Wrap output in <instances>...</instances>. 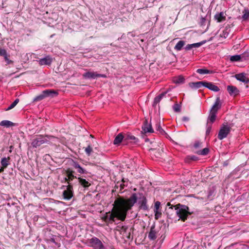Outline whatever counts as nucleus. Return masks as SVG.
I'll list each match as a JSON object with an SVG mask.
<instances>
[{"label": "nucleus", "instance_id": "1", "mask_svg": "<svg viewBox=\"0 0 249 249\" xmlns=\"http://www.w3.org/2000/svg\"><path fill=\"white\" fill-rule=\"evenodd\" d=\"M120 198L121 200V203H123L127 213L136 203L139 206L140 210L148 211L149 209L146 197L142 193H132L128 199H124L123 197H120Z\"/></svg>", "mask_w": 249, "mask_h": 249}, {"label": "nucleus", "instance_id": "2", "mask_svg": "<svg viewBox=\"0 0 249 249\" xmlns=\"http://www.w3.org/2000/svg\"><path fill=\"white\" fill-rule=\"evenodd\" d=\"M121 201L120 197L115 200L111 213H106V214L102 217L103 221L107 223H112L115 222V218L122 221H124L127 213Z\"/></svg>", "mask_w": 249, "mask_h": 249}, {"label": "nucleus", "instance_id": "3", "mask_svg": "<svg viewBox=\"0 0 249 249\" xmlns=\"http://www.w3.org/2000/svg\"><path fill=\"white\" fill-rule=\"evenodd\" d=\"M56 139L55 137L52 135H37L33 139L31 142V146L33 148H37L44 143H48V139Z\"/></svg>", "mask_w": 249, "mask_h": 249}, {"label": "nucleus", "instance_id": "4", "mask_svg": "<svg viewBox=\"0 0 249 249\" xmlns=\"http://www.w3.org/2000/svg\"><path fill=\"white\" fill-rule=\"evenodd\" d=\"M176 210L177 217H179V219H180L182 221L187 220L188 216L193 213V212L189 211V208L188 206L180 203L176 205Z\"/></svg>", "mask_w": 249, "mask_h": 249}, {"label": "nucleus", "instance_id": "5", "mask_svg": "<svg viewBox=\"0 0 249 249\" xmlns=\"http://www.w3.org/2000/svg\"><path fill=\"white\" fill-rule=\"evenodd\" d=\"M88 246L93 249H107L102 242L97 237L93 236L88 240Z\"/></svg>", "mask_w": 249, "mask_h": 249}, {"label": "nucleus", "instance_id": "6", "mask_svg": "<svg viewBox=\"0 0 249 249\" xmlns=\"http://www.w3.org/2000/svg\"><path fill=\"white\" fill-rule=\"evenodd\" d=\"M65 177L64 178L65 182H66L68 185L72 184L71 182L74 179H77V178L75 175V172L71 168H67L64 170V173Z\"/></svg>", "mask_w": 249, "mask_h": 249}, {"label": "nucleus", "instance_id": "7", "mask_svg": "<svg viewBox=\"0 0 249 249\" xmlns=\"http://www.w3.org/2000/svg\"><path fill=\"white\" fill-rule=\"evenodd\" d=\"M231 129V127L228 125L224 124H222L218 134V139L221 140L226 138L228 135L230 133Z\"/></svg>", "mask_w": 249, "mask_h": 249}, {"label": "nucleus", "instance_id": "8", "mask_svg": "<svg viewBox=\"0 0 249 249\" xmlns=\"http://www.w3.org/2000/svg\"><path fill=\"white\" fill-rule=\"evenodd\" d=\"M63 189L66 188L63 192V196L65 200H70L73 196V186L72 184L63 185Z\"/></svg>", "mask_w": 249, "mask_h": 249}, {"label": "nucleus", "instance_id": "9", "mask_svg": "<svg viewBox=\"0 0 249 249\" xmlns=\"http://www.w3.org/2000/svg\"><path fill=\"white\" fill-rule=\"evenodd\" d=\"M168 206H171L169 208L166 209V214H167V217L169 219H174L177 217L176 205H171L170 203H167Z\"/></svg>", "mask_w": 249, "mask_h": 249}, {"label": "nucleus", "instance_id": "10", "mask_svg": "<svg viewBox=\"0 0 249 249\" xmlns=\"http://www.w3.org/2000/svg\"><path fill=\"white\" fill-rule=\"evenodd\" d=\"M83 76L86 79H96L98 77L106 78L107 76L105 74H98L94 71H87L83 74Z\"/></svg>", "mask_w": 249, "mask_h": 249}, {"label": "nucleus", "instance_id": "11", "mask_svg": "<svg viewBox=\"0 0 249 249\" xmlns=\"http://www.w3.org/2000/svg\"><path fill=\"white\" fill-rule=\"evenodd\" d=\"M138 142V139L131 133L124 134V145H127L129 142L136 143Z\"/></svg>", "mask_w": 249, "mask_h": 249}, {"label": "nucleus", "instance_id": "12", "mask_svg": "<svg viewBox=\"0 0 249 249\" xmlns=\"http://www.w3.org/2000/svg\"><path fill=\"white\" fill-rule=\"evenodd\" d=\"M71 165L75 169H77V173L80 174H87L88 171H87L84 168L82 167L78 162L72 160V162Z\"/></svg>", "mask_w": 249, "mask_h": 249}, {"label": "nucleus", "instance_id": "13", "mask_svg": "<svg viewBox=\"0 0 249 249\" xmlns=\"http://www.w3.org/2000/svg\"><path fill=\"white\" fill-rule=\"evenodd\" d=\"M222 107V102H221L220 97H216V100L210 109L212 112L217 113V111Z\"/></svg>", "mask_w": 249, "mask_h": 249}, {"label": "nucleus", "instance_id": "14", "mask_svg": "<svg viewBox=\"0 0 249 249\" xmlns=\"http://www.w3.org/2000/svg\"><path fill=\"white\" fill-rule=\"evenodd\" d=\"M44 98L50 97L53 98L58 95V93L56 90L54 89H46L42 91Z\"/></svg>", "mask_w": 249, "mask_h": 249}, {"label": "nucleus", "instance_id": "15", "mask_svg": "<svg viewBox=\"0 0 249 249\" xmlns=\"http://www.w3.org/2000/svg\"><path fill=\"white\" fill-rule=\"evenodd\" d=\"M53 62V58L50 55H47L44 58H40L38 60L39 64L40 65H50Z\"/></svg>", "mask_w": 249, "mask_h": 249}, {"label": "nucleus", "instance_id": "16", "mask_svg": "<svg viewBox=\"0 0 249 249\" xmlns=\"http://www.w3.org/2000/svg\"><path fill=\"white\" fill-rule=\"evenodd\" d=\"M246 73L242 72L236 74L234 77L237 80L244 83L245 84H248L249 82V79L246 76Z\"/></svg>", "mask_w": 249, "mask_h": 249}, {"label": "nucleus", "instance_id": "17", "mask_svg": "<svg viewBox=\"0 0 249 249\" xmlns=\"http://www.w3.org/2000/svg\"><path fill=\"white\" fill-rule=\"evenodd\" d=\"M142 131L145 133H153L154 130L152 127L151 124H148L147 120H145L142 126Z\"/></svg>", "mask_w": 249, "mask_h": 249}, {"label": "nucleus", "instance_id": "18", "mask_svg": "<svg viewBox=\"0 0 249 249\" xmlns=\"http://www.w3.org/2000/svg\"><path fill=\"white\" fill-rule=\"evenodd\" d=\"M124 134L123 133H120L115 137L114 140L113 141V144L115 145H118L121 142H122L123 144L124 145Z\"/></svg>", "mask_w": 249, "mask_h": 249}, {"label": "nucleus", "instance_id": "19", "mask_svg": "<svg viewBox=\"0 0 249 249\" xmlns=\"http://www.w3.org/2000/svg\"><path fill=\"white\" fill-rule=\"evenodd\" d=\"M227 89L231 96H235L239 94V90L235 86L229 85L227 86Z\"/></svg>", "mask_w": 249, "mask_h": 249}, {"label": "nucleus", "instance_id": "20", "mask_svg": "<svg viewBox=\"0 0 249 249\" xmlns=\"http://www.w3.org/2000/svg\"><path fill=\"white\" fill-rule=\"evenodd\" d=\"M157 231H156L155 226V225H153L151 227L150 231L149 232V233H148V238L150 240H155L157 237Z\"/></svg>", "mask_w": 249, "mask_h": 249}, {"label": "nucleus", "instance_id": "21", "mask_svg": "<svg viewBox=\"0 0 249 249\" xmlns=\"http://www.w3.org/2000/svg\"><path fill=\"white\" fill-rule=\"evenodd\" d=\"M213 18L217 22H222L226 20V17L223 12L217 13L214 16Z\"/></svg>", "mask_w": 249, "mask_h": 249}, {"label": "nucleus", "instance_id": "22", "mask_svg": "<svg viewBox=\"0 0 249 249\" xmlns=\"http://www.w3.org/2000/svg\"><path fill=\"white\" fill-rule=\"evenodd\" d=\"M205 83L206 81H205L192 82L189 83V86L192 88H195L197 89L201 88L202 86L205 87Z\"/></svg>", "mask_w": 249, "mask_h": 249}, {"label": "nucleus", "instance_id": "23", "mask_svg": "<svg viewBox=\"0 0 249 249\" xmlns=\"http://www.w3.org/2000/svg\"><path fill=\"white\" fill-rule=\"evenodd\" d=\"M205 87L208 88L211 90L218 92L220 90L218 86L213 84L212 82H209L206 81Z\"/></svg>", "mask_w": 249, "mask_h": 249}, {"label": "nucleus", "instance_id": "24", "mask_svg": "<svg viewBox=\"0 0 249 249\" xmlns=\"http://www.w3.org/2000/svg\"><path fill=\"white\" fill-rule=\"evenodd\" d=\"M233 26V24H228L225 27L224 30L223 31L222 34L221 35L222 37L226 38L229 35L231 32V28Z\"/></svg>", "mask_w": 249, "mask_h": 249}, {"label": "nucleus", "instance_id": "25", "mask_svg": "<svg viewBox=\"0 0 249 249\" xmlns=\"http://www.w3.org/2000/svg\"><path fill=\"white\" fill-rule=\"evenodd\" d=\"M167 93V91L163 92L158 96L155 97L152 105L154 107H156L157 104L160 102L161 99Z\"/></svg>", "mask_w": 249, "mask_h": 249}, {"label": "nucleus", "instance_id": "26", "mask_svg": "<svg viewBox=\"0 0 249 249\" xmlns=\"http://www.w3.org/2000/svg\"><path fill=\"white\" fill-rule=\"evenodd\" d=\"M199 160V158L195 155H188L184 158V162L188 164H190L192 161H196Z\"/></svg>", "mask_w": 249, "mask_h": 249}, {"label": "nucleus", "instance_id": "27", "mask_svg": "<svg viewBox=\"0 0 249 249\" xmlns=\"http://www.w3.org/2000/svg\"><path fill=\"white\" fill-rule=\"evenodd\" d=\"M216 113L210 111L209 115L207 120V124L210 123L212 124L215 122L216 118Z\"/></svg>", "mask_w": 249, "mask_h": 249}, {"label": "nucleus", "instance_id": "28", "mask_svg": "<svg viewBox=\"0 0 249 249\" xmlns=\"http://www.w3.org/2000/svg\"><path fill=\"white\" fill-rule=\"evenodd\" d=\"M77 179L79 183L85 188H88L91 185L90 183H89L87 180L81 177H78Z\"/></svg>", "mask_w": 249, "mask_h": 249}, {"label": "nucleus", "instance_id": "29", "mask_svg": "<svg viewBox=\"0 0 249 249\" xmlns=\"http://www.w3.org/2000/svg\"><path fill=\"white\" fill-rule=\"evenodd\" d=\"M173 82L175 84H181L184 83L185 78L182 75H180L178 76L175 77L173 79Z\"/></svg>", "mask_w": 249, "mask_h": 249}, {"label": "nucleus", "instance_id": "30", "mask_svg": "<svg viewBox=\"0 0 249 249\" xmlns=\"http://www.w3.org/2000/svg\"><path fill=\"white\" fill-rule=\"evenodd\" d=\"M196 72L200 74H212L214 73L213 71H210L205 69H198L196 70Z\"/></svg>", "mask_w": 249, "mask_h": 249}, {"label": "nucleus", "instance_id": "31", "mask_svg": "<svg viewBox=\"0 0 249 249\" xmlns=\"http://www.w3.org/2000/svg\"><path fill=\"white\" fill-rule=\"evenodd\" d=\"M0 125L4 126L6 127H9L10 126H14V124L10 121L3 120V121H2L1 122H0Z\"/></svg>", "mask_w": 249, "mask_h": 249}, {"label": "nucleus", "instance_id": "32", "mask_svg": "<svg viewBox=\"0 0 249 249\" xmlns=\"http://www.w3.org/2000/svg\"><path fill=\"white\" fill-rule=\"evenodd\" d=\"M10 157L3 158L1 160V164L3 168H6L9 164Z\"/></svg>", "mask_w": 249, "mask_h": 249}, {"label": "nucleus", "instance_id": "33", "mask_svg": "<svg viewBox=\"0 0 249 249\" xmlns=\"http://www.w3.org/2000/svg\"><path fill=\"white\" fill-rule=\"evenodd\" d=\"M185 42L183 40H180L178 42L174 47V49L177 51H180L183 46L185 45Z\"/></svg>", "mask_w": 249, "mask_h": 249}, {"label": "nucleus", "instance_id": "34", "mask_svg": "<svg viewBox=\"0 0 249 249\" xmlns=\"http://www.w3.org/2000/svg\"><path fill=\"white\" fill-rule=\"evenodd\" d=\"M156 129L157 131H159L160 134L164 135L166 137H167V136L168 135V134L165 132V131L161 128L160 123L157 124H156Z\"/></svg>", "mask_w": 249, "mask_h": 249}, {"label": "nucleus", "instance_id": "35", "mask_svg": "<svg viewBox=\"0 0 249 249\" xmlns=\"http://www.w3.org/2000/svg\"><path fill=\"white\" fill-rule=\"evenodd\" d=\"M210 150L208 148H205L202 150H198L196 152V153L198 155H201L203 156H206L209 153Z\"/></svg>", "mask_w": 249, "mask_h": 249}, {"label": "nucleus", "instance_id": "36", "mask_svg": "<svg viewBox=\"0 0 249 249\" xmlns=\"http://www.w3.org/2000/svg\"><path fill=\"white\" fill-rule=\"evenodd\" d=\"M230 60L232 62L242 61L241 55H232L230 58Z\"/></svg>", "mask_w": 249, "mask_h": 249}, {"label": "nucleus", "instance_id": "37", "mask_svg": "<svg viewBox=\"0 0 249 249\" xmlns=\"http://www.w3.org/2000/svg\"><path fill=\"white\" fill-rule=\"evenodd\" d=\"M19 100L18 98H17L6 109H5L6 111L9 110L12 108H13L19 102Z\"/></svg>", "mask_w": 249, "mask_h": 249}, {"label": "nucleus", "instance_id": "38", "mask_svg": "<svg viewBox=\"0 0 249 249\" xmlns=\"http://www.w3.org/2000/svg\"><path fill=\"white\" fill-rule=\"evenodd\" d=\"M242 18L243 20H247L249 18V10L248 9H244L243 12Z\"/></svg>", "mask_w": 249, "mask_h": 249}, {"label": "nucleus", "instance_id": "39", "mask_svg": "<svg viewBox=\"0 0 249 249\" xmlns=\"http://www.w3.org/2000/svg\"><path fill=\"white\" fill-rule=\"evenodd\" d=\"M206 42H207V40H203V41L198 42V43L191 44V45H192V48H198V47H200L201 45L204 44Z\"/></svg>", "mask_w": 249, "mask_h": 249}, {"label": "nucleus", "instance_id": "40", "mask_svg": "<svg viewBox=\"0 0 249 249\" xmlns=\"http://www.w3.org/2000/svg\"><path fill=\"white\" fill-rule=\"evenodd\" d=\"M173 109L175 112H179L181 110V105L176 103L173 105Z\"/></svg>", "mask_w": 249, "mask_h": 249}, {"label": "nucleus", "instance_id": "41", "mask_svg": "<svg viewBox=\"0 0 249 249\" xmlns=\"http://www.w3.org/2000/svg\"><path fill=\"white\" fill-rule=\"evenodd\" d=\"M155 213V218L158 220L161 216L162 213L160 209L157 210H154Z\"/></svg>", "mask_w": 249, "mask_h": 249}, {"label": "nucleus", "instance_id": "42", "mask_svg": "<svg viewBox=\"0 0 249 249\" xmlns=\"http://www.w3.org/2000/svg\"><path fill=\"white\" fill-rule=\"evenodd\" d=\"M45 98H44V96L43 95V94L42 93V92H41V93L36 96L34 99V102H37V101H41L43 99H44Z\"/></svg>", "mask_w": 249, "mask_h": 249}, {"label": "nucleus", "instance_id": "43", "mask_svg": "<svg viewBox=\"0 0 249 249\" xmlns=\"http://www.w3.org/2000/svg\"><path fill=\"white\" fill-rule=\"evenodd\" d=\"M241 55L242 56V61L249 60V52H245Z\"/></svg>", "mask_w": 249, "mask_h": 249}, {"label": "nucleus", "instance_id": "44", "mask_svg": "<svg viewBox=\"0 0 249 249\" xmlns=\"http://www.w3.org/2000/svg\"><path fill=\"white\" fill-rule=\"evenodd\" d=\"M86 153L89 156L91 154L92 152V147L89 145L87 147H86L85 149Z\"/></svg>", "mask_w": 249, "mask_h": 249}, {"label": "nucleus", "instance_id": "45", "mask_svg": "<svg viewBox=\"0 0 249 249\" xmlns=\"http://www.w3.org/2000/svg\"><path fill=\"white\" fill-rule=\"evenodd\" d=\"M12 211L14 212L15 214H17L20 210V207L18 206H14L12 208Z\"/></svg>", "mask_w": 249, "mask_h": 249}, {"label": "nucleus", "instance_id": "46", "mask_svg": "<svg viewBox=\"0 0 249 249\" xmlns=\"http://www.w3.org/2000/svg\"><path fill=\"white\" fill-rule=\"evenodd\" d=\"M160 201H156L155 202L154 210H157L160 209Z\"/></svg>", "mask_w": 249, "mask_h": 249}, {"label": "nucleus", "instance_id": "47", "mask_svg": "<svg viewBox=\"0 0 249 249\" xmlns=\"http://www.w3.org/2000/svg\"><path fill=\"white\" fill-rule=\"evenodd\" d=\"M7 55V53L6 51L4 49L0 48V56L4 57V56H6Z\"/></svg>", "mask_w": 249, "mask_h": 249}, {"label": "nucleus", "instance_id": "48", "mask_svg": "<svg viewBox=\"0 0 249 249\" xmlns=\"http://www.w3.org/2000/svg\"><path fill=\"white\" fill-rule=\"evenodd\" d=\"M8 55H6V56H4V58L5 60V61L7 62V64H12L13 63V61L10 60L8 57Z\"/></svg>", "mask_w": 249, "mask_h": 249}, {"label": "nucleus", "instance_id": "49", "mask_svg": "<svg viewBox=\"0 0 249 249\" xmlns=\"http://www.w3.org/2000/svg\"><path fill=\"white\" fill-rule=\"evenodd\" d=\"M201 144V142H199V141H196L194 144V147L196 149H197L200 146Z\"/></svg>", "mask_w": 249, "mask_h": 249}, {"label": "nucleus", "instance_id": "50", "mask_svg": "<svg viewBox=\"0 0 249 249\" xmlns=\"http://www.w3.org/2000/svg\"><path fill=\"white\" fill-rule=\"evenodd\" d=\"M211 129H212V125H208L207 127L206 131V135H208L210 134V133L211 132Z\"/></svg>", "mask_w": 249, "mask_h": 249}, {"label": "nucleus", "instance_id": "51", "mask_svg": "<svg viewBox=\"0 0 249 249\" xmlns=\"http://www.w3.org/2000/svg\"><path fill=\"white\" fill-rule=\"evenodd\" d=\"M206 19L205 18L202 17L200 20V25L201 26L205 25L206 24Z\"/></svg>", "mask_w": 249, "mask_h": 249}, {"label": "nucleus", "instance_id": "52", "mask_svg": "<svg viewBox=\"0 0 249 249\" xmlns=\"http://www.w3.org/2000/svg\"><path fill=\"white\" fill-rule=\"evenodd\" d=\"M184 49L186 51H189V50H191L192 49V45H191V44H188L187 45H186L185 46Z\"/></svg>", "mask_w": 249, "mask_h": 249}, {"label": "nucleus", "instance_id": "53", "mask_svg": "<svg viewBox=\"0 0 249 249\" xmlns=\"http://www.w3.org/2000/svg\"><path fill=\"white\" fill-rule=\"evenodd\" d=\"M182 121L183 122H188L189 121V118L187 116H184L182 118Z\"/></svg>", "mask_w": 249, "mask_h": 249}, {"label": "nucleus", "instance_id": "54", "mask_svg": "<svg viewBox=\"0 0 249 249\" xmlns=\"http://www.w3.org/2000/svg\"><path fill=\"white\" fill-rule=\"evenodd\" d=\"M127 228L125 226H123L121 229V232H126Z\"/></svg>", "mask_w": 249, "mask_h": 249}, {"label": "nucleus", "instance_id": "55", "mask_svg": "<svg viewBox=\"0 0 249 249\" xmlns=\"http://www.w3.org/2000/svg\"><path fill=\"white\" fill-rule=\"evenodd\" d=\"M125 186L126 185L124 183L120 184V190H122L124 189Z\"/></svg>", "mask_w": 249, "mask_h": 249}, {"label": "nucleus", "instance_id": "56", "mask_svg": "<svg viewBox=\"0 0 249 249\" xmlns=\"http://www.w3.org/2000/svg\"><path fill=\"white\" fill-rule=\"evenodd\" d=\"M128 180V179L127 178H123L122 179V181L123 183H124V184L125 182H127Z\"/></svg>", "mask_w": 249, "mask_h": 249}, {"label": "nucleus", "instance_id": "57", "mask_svg": "<svg viewBox=\"0 0 249 249\" xmlns=\"http://www.w3.org/2000/svg\"><path fill=\"white\" fill-rule=\"evenodd\" d=\"M4 168L3 167L0 169V173H2L4 171Z\"/></svg>", "mask_w": 249, "mask_h": 249}, {"label": "nucleus", "instance_id": "58", "mask_svg": "<svg viewBox=\"0 0 249 249\" xmlns=\"http://www.w3.org/2000/svg\"><path fill=\"white\" fill-rule=\"evenodd\" d=\"M54 36H55V34H53V35H52L50 36V37H51V38H52V37H54Z\"/></svg>", "mask_w": 249, "mask_h": 249}, {"label": "nucleus", "instance_id": "59", "mask_svg": "<svg viewBox=\"0 0 249 249\" xmlns=\"http://www.w3.org/2000/svg\"><path fill=\"white\" fill-rule=\"evenodd\" d=\"M154 149H154V148H150V150H152H152H154Z\"/></svg>", "mask_w": 249, "mask_h": 249}, {"label": "nucleus", "instance_id": "60", "mask_svg": "<svg viewBox=\"0 0 249 249\" xmlns=\"http://www.w3.org/2000/svg\"><path fill=\"white\" fill-rule=\"evenodd\" d=\"M12 148H13V146H10V148H11V149H12Z\"/></svg>", "mask_w": 249, "mask_h": 249}, {"label": "nucleus", "instance_id": "61", "mask_svg": "<svg viewBox=\"0 0 249 249\" xmlns=\"http://www.w3.org/2000/svg\"><path fill=\"white\" fill-rule=\"evenodd\" d=\"M149 140L148 139H146L145 141H148Z\"/></svg>", "mask_w": 249, "mask_h": 249}]
</instances>
